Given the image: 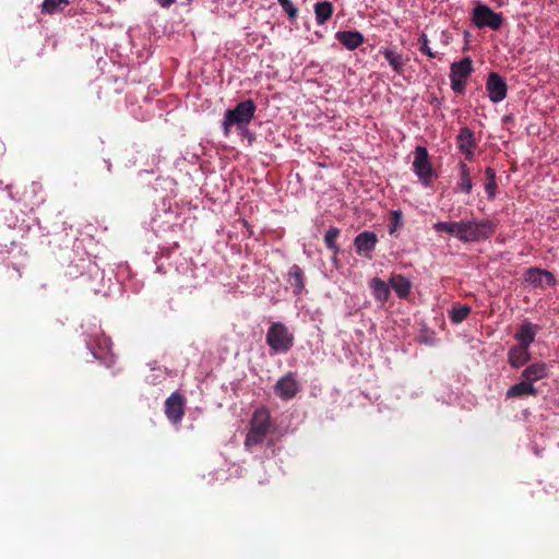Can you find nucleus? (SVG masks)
I'll list each match as a JSON object with an SVG mask.
<instances>
[{
    "instance_id": "obj_1",
    "label": "nucleus",
    "mask_w": 559,
    "mask_h": 559,
    "mask_svg": "<svg viewBox=\"0 0 559 559\" xmlns=\"http://www.w3.org/2000/svg\"><path fill=\"white\" fill-rule=\"evenodd\" d=\"M255 110L257 105L252 99L242 100L235 108L227 109L222 122L224 135L228 138L233 127L241 132L246 131L254 117Z\"/></svg>"
},
{
    "instance_id": "obj_2",
    "label": "nucleus",
    "mask_w": 559,
    "mask_h": 559,
    "mask_svg": "<svg viewBox=\"0 0 559 559\" xmlns=\"http://www.w3.org/2000/svg\"><path fill=\"white\" fill-rule=\"evenodd\" d=\"M245 440V445L248 449L263 443L266 436L272 433L275 428L271 413L266 407H259L253 412Z\"/></svg>"
},
{
    "instance_id": "obj_3",
    "label": "nucleus",
    "mask_w": 559,
    "mask_h": 559,
    "mask_svg": "<svg viewBox=\"0 0 559 559\" xmlns=\"http://www.w3.org/2000/svg\"><path fill=\"white\" fill-rule=\"evenodd\" d=\"M497 224L490 219L461 221L460 240L478 242L489 239L496 231Z\"/></svg>"
},
{
    "instance_id": "obj_4",
    "label": "nucleus",
    "mask_w": 559,
    "mask_h": 559,
    "mask_svg": "<svg viewBox=\"0 0 559 559\" xmlns=\"http://www.w3.org/2000/svg\"><path fill=\"white\" fill-rule=\"evenodd\" d=\"M266 344L274 353H287L294 346V334L282 322H274L267 330Z\"/></svg>"
},
{
    "instance_id": "obj_5",
    "label": "nucleus",
    "mask_w": 559,
    "mask_h": 559,
    "mask_svg": "<svg viewBox=\"0 0 559 559\" xmlns=\"http://www.w3.org/2000/svg\"><path fill=\"white\" fill-rule=\"evenodd\" d=\"M472 22L478 28L489 27L497 31L501 27L503 19L501 13L495 12L489 5L478 3L473 9Z\"/></svg>"
},
{
    "instance_id": "obj_6",
    "label": "nucleus",
    "mask_w": 559,
    "mask_h": 559,
    "mask_svg": "<svg viewBox=\"0 0 559 559\" xmlns=\"http://www.w3.org/2000/svg\"><path fill=\"white\" fill-rule=\"evenodd\" d=\"M473 72V61L469 57L463 58L459 62H453L450 67L451 88L456 94H463L466 82Z\"/></svg>"
},
{
    "instance_id": "obj_7",
    "label": "nucleus",
    "mask_w": 559,
    "mask_h": 559,
    "mask_svg": "<svg viewBox=\"0 0 559 559\" xmlns=\"http://www.w3.org/2000/svg\"><path fill=\"white\" fill-rule=\"evenodd\" d=\"M413 170L424 185H429L432 179L437 177L433 173L432 165L429 160V154L425 146H417L415 148Z\"/></svg>"
},
{
    "instance_id": "obj_8",
    "label": "nucleus",
    "mask_w": 559,
    "mask_h": 559,
    "mask_svg": "<svg viewBox=\"0 0 559 559\" xmlns=\"http://www.w3.org/2000/svg\"><path fill=\"white\" fill-rule=\"evenodd\" d=\"M524 281L534 288L545 289L557 284L555 275L544 269L530 267L524 272Z\"/></svg>"
},
{
    "instance_id": "obj_9",
    "label": "nucleus",
    "mask_w": 559,
    "mask_h": 559,
    "mask_svg": "<svg viewBox=\"0 0 559 559\" xmlns=\"http://www.w3.org/2000/svg\"><path fill=\"white\" fill-rule=\"evenodd\" d=\"M486 90L492 103H500L507 96L508 85L501 75L496 72H490L486 81Z\"/></svg>"
},
{
    "instance_id": "obj_10",
    "label": "nucleus",
    "mask_w": 559,
    "mask_h": 559,
    "mask_svg": "<svg viewBox=\"0 0 559 559\" xmlns=\"http://www.w3.org/2000/svg\"><path fill=\"white\" fill-rule=\"evenodd\" d=\"M299 384L294 372H288L277 380L274 385V393L282 400H290L297 395Z\"/></svg>"
},
{
    "instance_id": "obj_11",
    "label": "nucleus",
    "mask_w": 559,
    "mask_h": 559,
    "mask_svg": "<svg viewBox=\"0 0 559 559\" xmlns=\"http://www.w3.org/2000/svg\"><path fill=\"white\" fill-rule=\"evenodd\" d=\"M186 399L179 392H174L165 402V414L173 424H179L185 415Z\"/></svg>"
},
{
    "instance_id": "obj_12",
    "label": "nucleus",
    "mask_w": 559,
    "mask_h": 559,
    "mask_svg": "<svg viewBox=\"0 0 559 559\" xmlns=\"http://www.w3.org/2000/svg\"><path fill=\"white\" fill-rule=\"evenodd\" d=\"M378 243V237L372 231H362L354 239V246L357 254L362 255L367 259L372 258V251Z\"/></svg>"
},
{
    "instance_id": "obj_13",
    "label": "nucleus",
    "mask_w": 559,
    "mask_h": 559,
    "mask_svg": "<svg viewBox=\"0 0 559 559\" xmlns=\"http://www.w3.org/2000/svg\"><path fill=\"white\" fill-rule=\"evenodd\" d=\"M456 143L459 150L465 155V158L469 162L473 160L474 148L477 145L474 132L467 127L461 128L456 136Z\"/></svg>"
},
{
    "instance_id": "obj_14",
    "label": "nucleus",
    "mask_w": 559,
    "mask_h": 559,
    "mask_svg": "<svg viewBox=\"0 0 559 559\" xmlns=\"http://www.w3.org/2000/svg\"><path fill=\"white\" fill-rule=\"evenodd\" d=\"M287 283L290 285L294 295L299 296L305 290V272L297 265L293 264L287 272Z\"/></svg>"
},
{
    "instance_id": "obj_15",
    "label": "nucleus",
    "mask_w": 559,
    "mask_h": 559,
    "mask_svg": "<svg viewBox=\"0 0 559 559\" xmlns=\"http://www.w3.org/2000/svg\"><path fill=\"white\" fill-rule=\"evenodd\" d=\"M538 326L532 322L524 321L518 329L514 337L519 342L518 345L528 347L535 341Z\"/></svg>"
},
{
    "instance_id": "obj_16",
    "label": "nucleus",
    "mask_w": 559,
    "mask_h": 559,
    "mask_svg": "<svg viewBox=\"0 0 559 559\" xmlns=\"http://www.w3.org/2000/svg\"><path fill=\"white\" fill-rule=\"evenodd\" d=\"M336 39L348 50L359 47L364 40V35L358 31H340L335 34Z\"/></svg>"
},
{
    "instance_id": "obj_17",
    "label": "nucleus",
    "mask_w": 559,
    "mask_h": 559,
    "mask_svg": "<svg viewBox=\"0 0 559 559\" xmlns=\"http://www.w3.org/2000/svg\"><path fill=\"white\" fill-rule=\"evenodd\" d=\"M531 358L530 348L525 346L514 345L508 352V362L513 368L524 366Z\"/></svg>"
},
{
    "instance_id": "obj_18",
    "label": "nucleus",
    "mask_w": 559,
    "mask_h": 559,
    "mask_svg": "<svg viewBox=\"0 0 559 559\" xmlns=\"http://www.w3.org/2000/svg\"><path fill=\"white\" fill-rule=\"evenodd\" d=\"M548 374L547 365L543 361H536L528 365L522 372V378L534 383Z\"/></svg>"
},
{
    "instance_id": "obj_19",
    "label": "nucleus",
    "mask_w": 559,
    "mask_h": 559,
    "mask_svg": "<svg viewBox=\"0 0 559 559\" xmlns=\"http://www.w3.org/2000/svg\"><path fill=\"white\" fill-rule=\"evenodd\" d=\"M390 286L394 289L399 298L405 299L411 294V281L401 274H392L389 280Z\"/></svg>"
},
{
    "instance_id": "obj_20",
    "label": "nucleus",
    "mask_w": 559,
    "mask_h": 559,
    "mask_svg": "<svg viewBox=\"0 0 559 559\" xmlns=\"http://www.w3.org/2000/svg\"><path fill=\"white\" fill-rule=\"evenodd\" d=\"M370 288L372 290V295L373 297L379 301L381 302L382 305H384L389 297H390V283L386 284L383 280H381L380 277H373L371 281H370Z\"/></svg>"
},
{
    "instance_id": "obj_21",
    "label": "nucleus",
    "mask_w": 559,
    "mask_h": 559,
    "mask_svg": "<svg viewBox=\"0 0 559 559\" xmlns=\"http://www.w3.org/2000/svg\"><path fill=\"white\" fill-rule=\"evenodd\" d=\"M536 388L525 379L512 386L507 391V399L520 397L524 395H536Z\"/></svg>"
},
{
    "instance_id": "obj_22",
    "label": "nucleus",
    "mask_w": 559,
    "mask_h": 559,
    "mask_svg": "<svg viewBox=\"0 0 559 559\" xmlns=\"http://www.w3.org/2000/svg\"><path fill=\"white\" fill-rule=\"evenodd\" d=\"M459 168H460V175H459V181L456 183V189L466 194H469L473 189L471 170L464 162H460Z\"/></svg>"
},
{
    "instance_id": "obj_23",
    "label": "nucleus",
    "mask_w": 559,
    "mask_h": 559,
    "mask_svg": "<svg viewBox=\"0 0 559 559\" xmlns=\"http://www.w3.org/2000/svg\"><path fill=\"white\" fill-rule=\"evenodd\" d=\"M334 12V7L330 1H322L314 4L316 21L319 25H324Z\"/></svg>"
},
{
    "instance_id": "obj_24",
    "label": "nucleus",
    "mask_w": 559,
    "mask_h": 559,
    "mask_svg": "<svg viewBox=\"0 0 559 559\" xmlns=\"http://www.w3.org/2000/svg\"><path fill=\"white\" fill-rule=\"evenodd\" d=\"M385 60L389 62V64L392 67L394 72L397 74H402L404 71L405 60L401 53H397L396 51L385 48L382 51Z\"/></svg>"
},
{
    "instance_id": "obj_25",
    "label": "nucleus",
    "mask_w": 559,
    "mask_h": 559,
    "mask_svg": "<svg viewBox=\"0 0 559 559\" xmlns=\"http://www.w3.org/2000/svg\"><path fill=\"white\" fill-rule=\"evenodd\" d=\"M340 233V228L331 226L324 235V243L330 250L333 251L334 261H336L337 254L340 252V247L336 243V239L338 238Z\"/></svg>"
},
{
    "instance_id": "obj_26",
    "label": "nucleus",
    "mask_w": 559,
    "mask_h": 559,
    "mask_svg": "<svg viewBox=\"0 0 559 559\" xmlns=\"http://www.w3.org/2000/svg\"><path fill=\"white\" fill-rule=\"evenodd\" d=\"M69 4V0H44L41 13L52 15L61 12Z\"/></svg>"
},
{
    "instance_id": "obj_27",
    "label": "nucleus",
    "mask_w": 559,
    "mask_h": 559,
    "mask_svg": "<svg viewBox=\"0 0 559 559\" xmlns=\"http://www.w3.org/2000/svg\"><path fill=\"white\" fill-rule=\"evenodd\" d=\"M436 231L448 233L455 236L460 240V222H438L433 225Z\"/></svg>"
},
{
    "instance_id": "obj_28",
    "label": "nucleus",
    "mask_w": 559,
    "mask_h": 559,
    "mask_svg": "<svg viewBox=\"0 0 559 559\" xmlns=\"http://www.w3.org/2000/svg\"><path fill=\"white\" fill-rule=\"evenodd\" d=\"M472 309L467 305L454 306L450 310L449 317L453 323H461L468 317Z\"/></svg>"
},
{
    "instance_id": "obj_29",
    "label": "nucleus",
    "mask_w": 559,
    "mask_h": 559,
    "mask_svg": "<svg viewBox=\"0 0 559 559\" xmlns=\"http://www.w3.org/2000/svg\"><path fill=\"white\" fill-rule=\"evenodd\" d=\"M419 51L423 55H426L429 58H436V52L432 51V49L429 47V40L428 36L425 33H421L419 39Z\"/></svg>"
},
{
    "instance_id": "obj_30",
    "label": "nucleus",
    "mask_w": 559,
    "mask_h": 559,
    "mask_svg": "<svg viewBox=\"0 0 559 559\" xmlns=\"http://www.w3.org/2000/svg\"><path fill=\"white\" fill-rule=\"evenodd\" d=\"M403 224L402 213L400 211H393L391 214V224L389 227V233L392 235L396 231L399 227Z\"/></svg>"
},
{
    "instance_id": "obj_31",
    "label": "nucleus",
    "mask_w": 559,
    "mask_h": 559,
    "mask_svg": "<svg viewBox=\"0 0 559 559\" xmlns=\"http://www.w3.org/2000/svg\"><path fill=\"white\" fill-rule=\"evenodd\" d=\"M283 10L288 14L290 19L297 16L298 10L290 0H277Z\"/></svg>"
},
{
    "instance_id": "obj_32",
    "label": "nucleus",
    "mask_w": 559,
    "mask_h": 559,
    "mask_svg": "<svg viewBox=\"0 0 559 559\" xmlns=\"http://www.w3.org/2000/svg\"><path fill=\"white\" fill-rule=\"evenodd\" d=\"M485 191L488 195V199L492 200L495 198L496 191H497L496 180L487 181L485 185Z\"/></svg>"
},
{
    "instance_id": "obj_33",
    "label": "nucleus",
    "mask_w": 559,
    "mask_h": 559,
    "mask_svg": "<svg viewBox=\"0 0 559 559\" xmlns=\"http://www.w3.org/2000/svg\"><path fill=\"white\" fill-rule=\"evenodd\" d=\"M98 346L100 347L102 350L110 352V348H111V341H110V338L104 336L98 342Z\"/></svg>"
},
{
    "instance_id": "obj_34",
    "label": "nucleus",
    "mask_w": 559,
    "mask_h": 559,
    "mask_svg": "<svg viewBox=\"0 0 559 559\" xmlns=\"http://www.w3.org/2000/svg\"><path fill=\"white\" fill-rule=\"evenodd\" d=\"M487 181L496 180V171L491 167H487L485 170Z\"/></svg>"
},
{
    "instance_id": "obj_35",
    "label": "nucleus",
    "mask_w": 559,
    "mask_h": 559,
    "mask_svg": "<svg viewBox=\"0 0 559 559\" xmlns=\"http://www.w3.org/2000/svg\"><path fill=\"white\" fill-rule=\"evenodd\" d=\"M162 8H169L176 0H156Z\"/></svg>"
},
{
    "instance_id": "obj_36",
    "label": "nucleus",
    "mask_w": 559,
    "mask_h": 559,
    "mask_svg": "<svg viewBox=\"0 0 559 559\" xmlns=\"http://www.w3.org/2000/svg\"><path fill=\"white\" fill-rule=\"evenodd\" d=\"M94 357H96V358H100V356H99V355H97L96 353H94Z\"/></svg>"
}]
</instances>
